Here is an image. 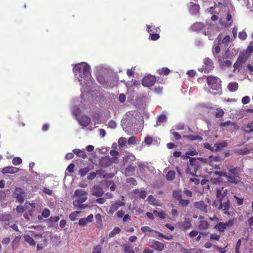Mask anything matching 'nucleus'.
Returning <instances> with one entry per match:
<instances>
[{"mask_svg":"<svg viewBox=\"0 0 253 253\" xmlns=\"http://www.w3.org/2000/svg\"><path fill=\"white\" fill-rule=\"evenodd\" d=\"M227 169V171L221 172V176L225 177L229 183L234 184L242 183L240 173L242 170L240 167L229 166Z\"/></svg>","mask_w":253,"mask_h":253,"instance_id":"nucleus-1","label":"nucleus"},{"mask_svg":"<svg viewBox=\"0 0 253 253\" xmlns=\"http://www.w3.org/2000/svg\"><path fill=\"white\" fill-rule=\"evenodd\" d=\"M89 65L85 62L78 64L73 68V72L75 75L79 74L81 79L88 78L91 75Z\"/></svg>","mask_w":253,"mask_h":253,"instance_id":"nucleus-2","label":"nucleus"},{"mask_svg":"<svg viewBox=\"0 0 253 253\" xmlns=\"http://www.w3.org/2000/svg\"><path fill=\"white\" fill-rule=\"evenodd\" d=\"M202 158H190L189 162L187 164V168L185 169V172L193 176L196 175L200 166L199 161Z\"/></svg>","mask_w":253,"mask_h":253,"instance_id":"nucleus-3","label":"nucleus"},{"mask_svg":"<svg viewBox=\"0 0 253 253\" xmlns=\"http://www.w3.org/2000/svg\"><path fill=\"white\" fill-rule=\"evenodd\" d=\"M207 83L213 90H218L221 88V80L217 77L208 76L207 77Z\"/></svg>","mask_w":253,"mask_h":253,"instance_id":"nucleus-4","label":"nucleus"},{"mask_svg":"<svg viewBox=\"0 0 253 253\" xmlns=\"http://www.w3.org/2000/svg\"><path fill=\"white\" fill-rule=\"evenodd\" d=\"M176 225L178 228L185 231L192 227L191 221L189 218H185L184 221L178 222Z\"/></svg>","mask_w":253,"mask_h":253,"instance_id":"nucleus-5","label":"nucleus"},{"mask_svg":"<svg viewBox=\"0 0 253 253\" xmlns=\"http://www.w3.org/2000/svg\"><path fill=\"white\" fill-rule=\"evenodd\" d=\"M234 225V220H229L228 221L225 223L223 222H218L217 223L215 228L216 229L218 230L220 232H224L227 228L231 227Z\"/></svg>","mask_w":253,"mask_h":253,"instance_id":"nucleus-6","label":"nucleus"},{"mask_svg":"<svg viewBox=\"0 0 253 253\" xmlns=\"http://www.w3.org/2000/svg\"><path fill=\"white\" fill-rule=\"evenodd\" d=\"M156 79L155 76L148 75L145 76L142 80V84L144 86L151 87L156 83Z\"/></svg>","mask_w":253,"mask_h":253,"instance_id":"nucleus-7","label":"nucleus"},{"mask_svg":"<svg viewBox=\"0 0 253 253\" xmlns=\"http://www.w3.org/2000/svg\"><path fill=\"white\" fill-rule=\"evenodd\" d=\"M230 208V201L227 198L226 202L222 203H219V205L217 207L218 210H222L223 213L227 215H230L231 214L229 212L228 210Z\"/></svg>","mask_w":253,"mask_h":253,"instance_id":"nucleus-8","label":"nucleus"},{"mask_svg":"<svg viewBox=\"0 0 253 253\" xmlns=\"http://www.w3.org/2000/svg\"><path fill=\"white\" fill-rule=\"evenodd\" d=\"M125 205V203L123 202L118 201L115 203L111 204L110 210L108 212V214L112 215L120 207H123Z\"/></svg>","mask_w":253,"mask_h":253,"instance_id":"nucleus-9","label":"nucleus"},{"mask_svg":"<svg viewBox=\"0 0 253 253\" xmlns=\"http://www.w3.org/2000/svg\"><path fill=\"white\" fill-rule=\"evenodd\" d=\"M79 123L83 126H88L91 122V119L87 116H82L80 118L78 119Z\"/></svg>","mask_w":253,"mask_h":253,"instance_id":"nucleus-10","label":"nucleus"},{"mask_svg":"<svg viewBox=\"0 0 253 253\" xmlns=\"http://www.w3.org/2000/svg\"><path fill=\"white\" fill-rule=\"evenodd\" d=\"M227 194V190L224 189L223 187L217 190L216 197L218 200L219 203L222 202L223 199L226 197Z\"/></svg>","mask_w":253,"mask_h":253,"instance_id":"nucleus-11","label":"nucleus"},{"mask_svg":"<svg viewBox=\"0 0 253 253\" xmlns=\"http://www.w3.org/2000/svg\"><path fill=\"white\" fill-rule=\"evenodd\" d=\"M194 206L203 212L205 213L208 212V210L207 209V205L205 204V203L203 201L195 202L194 203Z\"/></svg>","mask_w":253,"mask_h":253,"instance_id":"nucleus-12","label":"nucleus"},{"mask_svg":"<svg viewBox=\"0 0 253 253\" xmlns=\"http://www.w3.org/2000/svg\"><path fill=\"white\" fill-rule=\"evenodd\" d=\"M19 170V168L10 166L4 168L2 169L1 172L4 174L6 173L14 174L18 172Z\"/></svg>","mask_w":253,"mask_h":253,"instance_id":"nucleus-13","label":"nucleus"},{"mask_svg":"<svg viewBox=\"0 0 253 253\" xmlns=\"http://www.w3.org/2000/svg\"><path fill=\"white\" fill-rule=\"evenodd\" d=\"M104 194V191L102 188L99 186H94L93 187V192L92 195L97 197H101Z\"/></svg>","mask_w":253,"mask_h":253,"instance_id":"nucleus-14","label":"nucleus"},{"mask_svg":"<svg viewBox=\"0 0 253 253\" xmlns=\"http://www.w3.org/2000/svg\"><path fill=\"white\" fill-rule=\"evenodd\" d=\"M15 193H16V199L18 202L22 204L24 202V192L21 188H17Z\"/></svg>","mask_w":253,"mask_h":253,"instance_id":"nucleus-15","label":"nucleus"},{"mask_svg":"<svg viewBox=\"0 0 253 253\" xmlns=\"http://www.w3.org/2000/svg\"><path fill=\"white\" fill-rule=\"evenodd\" d=\"M189 9L191 13L195 14L199 12L200 6L198 4L191 2L189 3Z\"/></svg>","mask_w":253,"mask_h":253,"instance_id":"nucleus-16","label":"nucleus"},{"mask_svg":"<svg viewBox=\"0 0 253 253\" xmlns=\"http://www.w3.org/2000/svg\"><path fill=\"white\" fill-rule=\"evenodd\" d=\"M246 60L242 57H239L236 62L234 63L233 66L234 70H239L246 62Z\"/></svg>","mask_w":253,"mask_h":253,"instance_id":"nucleus-17","label":"nucleus"},{"mask_svg":"<svg viewBox=\"0 0 253 253\" xmlns=\"http://www.w3.org/2000/svg\"><path fill=\"white\" fill-rule=\"evenodd\" d=\"M205 26V24L201 22H196L191 27V29L194 31H199Z\"/></svg>","mask_w":253,"mask_h":253,"instance_id":"nucleus-18","label":"nucleus"},{"mask_svg":"<svg viewBox=\"0 0 253 253\" xmlns=\"http://www.w3.org/2000/svg\"><path fill=\"white\" fill-rule=\"evenodd\" d=\"M164 244L159 241H155L151 245V247L156 250L162 251L164 248Z\"/></svg>","mask_w":253,"mask_h":253,"instance_id":"nucleus-19","label":"nucleus"},{"mask_svg":"<svg viewBox=\"0 0 253 253\" xmlns=\"http://www.w3.org/2000/svg\"><path fill=\"white\" fill-rule=\"evenodd\" d=\"M151 27L152 26L150 25H147L148 32L150 33V39L152 41H156L159 39L160 36L157 33H151V32H153V31L151 30Z\"/></svg>","mask_w":253,"mask_h":253,"instance_id":"nucleus-20","label":"nucleus"},{"mask_svg":"<svg viewBox=\"0 0 253 253\" xmlns=\"http://www.w3.org/2000/svg\"><path fill=\"white\" fill-rule=\"evenodd\" d=\"M136 166L134 165H130L126 167L125 169V173L126 175H132L134 172Z\"/></svg>","mask_w":253,"mask_h":253,"instance_id":"nucleus-21","label":"nucleus"},{"mask_svg":"<svg viewBox=\"0 0 253 253\" xmlns=\"http://www.w3.org/2000/svg\"><path fill=\"white\" fill-rule=\"evenodd\" d=\"M204 64L205 65V69L207 71L208 70H211L213 68V62L211 59L209 58H206L204 59Z\"/></svg>","mask_w":253,"mask_h":253,"instance_id":"nucleus-22","label":"nucleus"},{"mask_svg":"<svg viewBox=\"0 0 253 253\" xmlns=\"http://www.w3.org/2000/svg\"><path fill=\"white\" fill-rule=\"evenodd\" d=\"M227 146V142L226 141H223L222 142H217L214 144V151L217 152L218 151L222 149L223 148L226 147Z\"/></svg>","mask_w":253,"mask_h":253,"instance_id":"nucleus-23","label":"nucleus"},{"mask_svg":"<svg viewBox=\"0 0 253 253\" xmlns=\"http://www.w3.org/2000/svg\"><path fill=\"white\" fill-rule=\"evenodd\" d=\"M183 137L186 139H188L190 141H193L195 140H197L199 141H202L203 140V137L202 136L199 135H183Z\"/></svg>","mask_w":253,"mask_h":253,"instance_id":"nucleus-24","label":"nucleus"},{"mask_svg":"<svg viewBox=\"0 0 253 253\" xmlns=\"http://www.w3.org/2000/svg\"><path fill=\"white\" fill-rule=\"evenodd\" d=\"M21 239V236H16L11 243L12 249L13 250H16L18 249L19 243Z\"/></svg>","mask_w":253,"mask_h":253,"instance_id":"nucleus-25","label":"nucleus"},{"mask_svg":"<svg viewBox=\"0 0 253 253\" xmlns=\"http://www.w3.org/2000/svg\"><path fill=\"white\" fill-rule=\"evenodd\" d=\"M73 152L79 157H81L83 159H85L86 157V155L83 150H81L79 149H75L73 150Z\"/></svg>","mask_w":253,"mask_h":253,"instance_id":"nucleus-26","label":"nucleus"},{"mask_svg":"<svg viewBox=\"0 0 253 253\" xmlns=\"http://www.w3.org/2000/svg\"><path fill=\"white\" fill-rule=\"evenodd\" d=\"M244 130L247 133H250L253 131V121L250 122L244 125Z\"/></svg>","mask_w":253,"mask_h":253,"instance_id":"nucleus-27","label":"nucleus"},{"mask_svg":"<svg viewBox=\"0 0 253 253\" xmlns=\"http://www.w3.org/2000/svg\"><path fill=\"white\" fill-rule=\"evenodd\" d=\"M24 241L28 243L31 246H35L36 245V242L29 235L26 234L24 235Z\"/></svg>","mask_w":253,"mask_h":253,"instance_id":"nucleus-28","label":"nucleus"},{"mask_svg":"<svg viewBox=\"0 0 253 253\" xmlns=\"http://www.w3.org/2000/svg\"><path fill=\"white\" fill-rule=\"evenodd\" d=\"M238 84L236 82H231L228 84V88L231 92H235L238 88Z\"/></svg>","mask_w":253,"mask_h":253,"instance_id":"nucleus-29","label":"nucleus"},{"mask_svg":"<svg viewBox=\"0 0 253 253\" xmlns=\"http://www.w3.org/2000/svg\"><path fill=\"white\" fill-rule=\"evenodd\" d=\"M123 248L125 253H135L132 246L127 244H124Z\"/></svg>","mask_w":253,"mask_h":253,"instance_id":"nucleus-30","label":"nucleus"},{"mask_svg":"<svg viewBox=\"0 0 253 253\" xmlns=\"http://www.w3.org/2000/svg\"><path fill=\"white\" fill-rule=\"evenodd\" d=\"M86 196L79 197L77 200L73 202L74 206H76L78 204H82L87 200Z\"/></svg>","mask_w":253,"mask_h":253,"instance_id":"nucleus-31","label":"nucleus"},{"mask_svg":"<svg viewBox=\"0 0 253 253\" xmlns=\"http://www.w3.org/2000/svg\"><path fill=\"white\" fill-rule=\"evenodd\" d=\"M147 201L150 204L155 206H160L158 204V201L152 195H150L148 198Z\"/></svg>","mask_w":253,"mask_h":253,"instance_id":"nucleus-32","label":"nucleus"},{"mask_svg":"<svg viewBox=\"0 0 253 253\" xmlns=\"http://www.w3.org/2000/svg\"><path fill=\"white\" fill-rule=\"evenodd\" d=\"M209 224L208 221L205 220H201L200 222V224L199 226V229L206 230L209 228Z\"/></svg>","mask_w":253,"mask_h":253,"instance_id":"nucleus-33","label":"nucleus"},{"mask_svg":"<svg viewBox=\"0 0 253 253\" xmlns=\"http://www.w3.org/2000/svg\"><path fill=\"white\" fill-rule=\"evenodd\" d=\"M121 231V229L118 227H115L113 229V230L110 232L109 234V237L110 238H112V237H113L114 236H116V235L119 234Z\"/></svg>","mask_w":253,"mask_h":253,"instance_id":"nucleus-34","label":"nucleus"},{"mask_svg":"<svg viewBox=\"0 0 253 253\" xmlns=\"http://www.w3.org/2000/svg\"><path fill=\"white\" fill-rule=\"evenodd\" d=\"M226 19L227 20L228 23L224 24L223 21V19H221V24L224 26L230 25L232 23V15L230 13L227 14V16Z\"/></svg>","mask_w":253,"mask_h":253,"instance_id":"nucleus-35","label":"nucleus"},{"mask_svg":"<svg viewBox=\"0 0 253 253\" xmlns=\"http://www.w3.org/2000/svg\"><path fill=\"white\" fill-rule=\"evenodd\" d=\"M167 121V116L165 115H161L158 117L157 125L160 126L161 124Z\"/></svg>","mask_w":253,"mask_h":253,"instance_id":"nucleus-36","label":"nucleus"},{"mask_svg":"<svg viewBox=\"0 0 253 253\" xmlns=\"http://www.w3.org/2000/svg\"><path fill=\"white\" fill-rule=\"evenodd\" d=\"M175 171L173 170H169L166 174V178L168 180H172L175 178Z\"/></svg>","mask_w":253,"mask_h":253,"instance_id":"nucleus-37","label":"nucleus"},{"mask_svg":"<svg viewBox=\"0 0 253 253\" xmlns=\"http://www.w3.org/2000/svg\"><path fill=\"white\" fill-rule=\"evenodd\" d=\"M180 252L181 253H198V252L195 248L187 249L182 248L180 249Z\"/></svg>","mask_w":253,"mask_h":253,"instance_id":"nucleus-38","label":"nucleus"},{"mask_svg":"<svg viewBox=\"0 0 253 253\" xmlns=\"http://www.w3.org/2000/svg\"><path fill=\"white\" fill-rule=\"evenodd\" d=\"M87 192L82 189H77L75 191V195L77 197L86 196Z\"/></svg>","mask_w":253,"mask_h":253,"instance_id":"nucleus-39","label":"nucleus"},{"mask_svg":"<svg viewBox=\"0 0 253 253\" xmlns=\"http://www.w3.org/2000/svg\"><path fill=\"white\" fill-rule=\"evenodd\" d=\"M224 114V111L221 108H217L214 113L216 118H220L223 116Z\"/></svg>","mask_w":253,"mask_h":253,"instance_id":"nucleus-40","label":"nucleus"},{"mask_svg":"<svg viewBox=\"0 0 253 253\" xmlns=\"http://www.w3.org/2000/svg\"><path fill=\"white\" fill-rule=\"evenodd\" d=\"M179 205L182 207H186L189 204V200L183 199L182 198L178 201Z\"/></svg>","mask_w":253,"mask_h":253,"instance_id":"nucleus-41","label":"nucleus"},{"mask_svg":"<svg viewBox=\"0 0 253 253\" xmlns=\"http://www.w3.org/2000/svg\"><path fill=\"white\" fill-rule=\"evenodd\" d=\"M90 169L88 167H86L83 169H81L79 171V174L81 176L83 177L85 176L90 170Z\"/></svg>","mask_w":253,"mask_h":253,"instance_id":"nucleus-42","label":"nucleus"},{"mask_svg":"<svg viewBox=\"0 0 253 253\" xmlns=\"http://www.w3.org/2000/svg\"><path fill=\"white\" fill-rule=\"evenodd\" d=\"M153 213L159 217L161 219H165L166 216V214L164 211H160L159 212L156 210H154L153 211Z\"/></svg>","mask_w":253,"mask_h":253,"instance_id":"nucleus-43","label":"nucleus"},{"mask_svg":"<svg viewBox=\"0 0 253 253\" xmlns=\"http://www.w3.org/2000/svg\"><path fill=\"white\" fill-rule=\"evenodd\" d=\"M81 212V211H76L71 213L69 215V218L71 221H75L77 219V217L78 216L79 214Z\"/></svg>","mask_w":253,"mask_h":253,"instance_id":"nucleus-44","label":"nucleus"},{"mask_svg":"<svg viewBox=\"0 0 253 253\" xmlns=\"http://www.w3.org/2000/svg\"><path fill=\"white\" fill-rule=\"evenodd\" d=\"M170 70L167 67L163 68L159 70V74L161 75H168L170 73Z\"/></svg>","mask_w":253,"mask_h":253,"instance_id":"nucleus-45","label":"nucleus"},{"mask_svg":"<svg viewBox=\"0 0 253 253\" xmlns=\"http://www.w3.org/2000/svg\"><path fill=\"white\" fill-rule=\"evenodd\" d=\"M134 193L135 194L139 193V197L142 199H145L146 197L147 193L145 191L142 190L139 192L138 189H135L134 190Z\"/></svg>","mask_w":253,"mask_h":253,"instance_id":"nucleus-46","label":"nucleus"},{"mask_svg":"<svg viewBox=\"0 0 253 253\" xmlns=\"http://www.w3.org/2000/svg\"><path fill=\"white\" fill-rule=\"evenodd\" d=\"M22 159L18 157H14L12 160V164L14 166L19 165L22 163Z\"/></svg>","mask_w":253,"mask_h":253,"instance_id":"nucleus-47","label":"nucleus"},{"mask_svg":"<svg viewBox=\"0 0 253 253\" xmlns=\"http://www.w3.org/2000/svg\"><path fill=\"white\" fill-rule=\"evenodd\" d=\"M172 195L177 201H179L182 198L180 191H174Z\"/></svg>","mask_w":253,"mask_h":253,"instance_id":"nucleus-48","label":"nucleus"},{"mask_svg":"<svg viewBox=\"0 0 253 253\" xmlns=\"http://www.w3.org/2000/svg\"><path fill=\"white\" fill-rule=\"evenodd\" d=\"M230 125L234 126L236 125L235 123L232 122L230 121H227L226 122H222L220 124V126L222 127H227Z\"/></svg>","mask_w":253,"mask_h":253,"instance_id":"nucleus-49","label":"nucleus"},{"mask_svg":"<svg viewBox=\"0 0 253 253\" xmlns=\"http://www.w3.org/2000/svg\"><path fill=\"white\" fill-rule=\"evenodd\" d=\"M220 65L222 68L229 67L232 65V62L230 60H226L221 62Z\"/></svg>","mask_w":253,"mask_h":253,"instance_id":"nucleus-50","label":"nucleus"},{"mask_svg":"<svg viewBox=\"0 0 253 253\" xmlns=\"http://www.w3.org/2000/svg\"><path fill=\"white\" fill-rule=\"evenodd\" d=\"M126 139L125 137H121L119 139L118 143L120 146L123 147L126 144Z\"/></svg>","mask_w":253,"mask_h":253,"instance_id":"nucleus-51","label":"nucleus"},{"mask_svg":"<svg viewBox=\"0 0 253 253\" xmlns=\"http://www.w3.org/2000/svg\"><path fill=\"white\" fill-rule=\"evenodd\" d=\"M136 143V137L134 136L130 137L127 141V144L129 145L135 144Z\"/></svg>","mask_w":253,"mask_h":253,"instance_id":"nucleus-52","label":"nucleus"},{"mask_svg":"<svg viewBox=\"0 0 253 253\" xmlns=\"http://www.w3.org/2000/svg\"><path fill=\"white\" fill-rule=\"evenodd\" d=\"M98 171H99V170H97L96 172H90L87 177V179L90 180H93L96 176Z\"/></svg>","mask_w":253,"mask_h":253,"instance_id":"nucleus-53","label":"nucleus"},{"mask_svg":"<svg viewBox=\"0 0 253 253\" xmlns=\"http://www.w3.org/2000/svg\"><path fill=\"white\" fill-rule=\"evenodd\" d=\"M247 37V35L246 32L242 31L239 33V38L241 40H245Z\"/></svg>","mask_w":253,"mask_h":253,"instance_id":"nucleus-54","label":"nucleus"},{"mask_svg":"<svg viewBox=\"0 0 253 253\" xmlns=\"http://www.w3.org/2000/svg\"><path fill=\"white\" fill-rule=\"evenodd\" d=\"M141 230L144 233L152 232L153 230L149 226H142L141 227Z\"/></svg>","mask_w":253,"mask_h":253,"instance_id":"nucleus-55","label":"nucleus"},{"mask_svg":"<svg viewBox=\"0 0 253 253\" xmlns=\"http://www.w3.org/2000/svg\"><path fill=\"white\" fill-rule=\"evenodd\" d=\"M42 215L45 218L48 217L50 215V211L48 209H44L42 211Z\"/></svg>","mask_w":253,"mask_h":253,"instance_id":"nucleus-56","label":"nucleus"},{"mask_svg":"<svg viewBox=\"0 0 253 253\" xmlns=\"http://www.w3.org/2000/svg\"><path fill=\"white\" fill-rule=\"evenodd\" d=\"M241 239H239L236 245L235 251L236 253H240V248L241 245Z\"/></svg>","mask_w":253,"mask_h":253,"instance_id":"nucleus-57","label":"nucleus"},{"mask_svg":"<svg viewBox=\"0 0 253 253\" xmlns=\"http://www.w3.org/2000/svg\"><path fill=\"white\" fill-rule=\"evenodd\" d=\"M74 207L77 209H84L87 207H88V205L87 204H78Z\"/></svg>","mask_w":253,"mask_h":253,"instance_id":"nucleus-58","label":"nucleus"},{"mask_svg":"<svg viewBox=\"0 0 253 253\" xmlns=\"http://www.w3.org/2000/svg\"><path fill=\"white\" fill-rule=\"evenodd\" d=\"M186 154L189 156H195L198 155V152L195 149H192L187 151Z\"/></svg>","mask_w":253,"mask_h":253,"instance_id":"nucleus-59","label":"nucleus"},{"mask_svg":"<svg viewBox=\"0 0 253 253\" xmlns=\"http://www.w3.org/2000/svg\"><path fill=\"white\" fill-rule=\"evenodd\" d=\"M102 247L100 245H97L93 248L92 253H101Z\"/></svg>","mask_w":253,"mask_h":253,"instance_id":"nucleus-60","label":"nucleus"},{"mask_svg":"<svg viewBox=\"0 0 253 253\" xmlns=\"http://www.w3.org/2000/svg\"><path fill=\"white\" fill-rule=\"evenodd\" d=\"M203 145L205 148L209 149L212 152L214 151V148L213 147H211L209 143L205 142L203 144Z\"/></svg>","mask_w":253,"mask_h":253,"instance_id":"nucleus-61","label":"nucleus"},{"mask_svg":"<svg viewBox=\"0 0 253 253\" xmlns=\"http://www.w3.org/2000/svg\"><path fill=\"white\" fill-rule=\"evenodd\" d=\"M144 142L148 145H151L153 142V139L150 136H146L145 138Z\"/></svg>","mask_w":253,"mask_h":253,"instance_id":"nucleus-62","label":"nucleus"},{"mask_svg":"<svg viewBox=\"0 0 253 253\" xmlns=\"http://www.w3.org/2000/svg\"><path fill=\"white\" fill-rule=\"evenodd\" d=\"M87 222L85 218H82L79 220V225L84 226L86 225Z\"/></svg>","mask_w":253,"mask_h":253,"instance_id":"nucleus-63","label":"nucleus"},{"mask_svg":"<svg viewBox=\"0 0 253 253\" xmlns=\"http://www.w3.org/2000/svg\"><path fill=\"white\" fill-rule=\"evenodd\" d=\"M246 52L248 53L253 52V43L252 42H251L250 45L247 47Z\"/></svg>","mask_w":253,"mask_h":253,"instance_id":"nucleus-64","label":"nucleus"}]
</instances>
